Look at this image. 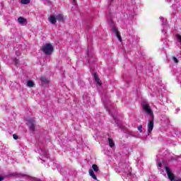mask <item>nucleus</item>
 <instances>
[{"label":"nucleus","mask_w":181,"mask_h":181,"mask_svg":"<svg viewBox=\"0 0 181 181\" xmlns=\"http://www.w3.org/2000/svg\"><path fill=\"white\" fill-rule=\"evenodd\" d=\"M142 108L144 112L149 117L148 118V133L151 134L153 129V112L152 111V109L151 108V106H149V104L148 103H143L142 104Z\"/></svg>","instance_id":"obj_1"},{"label":"nucleus","mask_w":181,"mask_h":181,"mask_svg":"<svg viewBox=\"0 0 181 181\" xmlns=\"http://www.w3.org/2000/svg\"><path fill=\"white\" fill-rule=\"evenodd\" d=\"M102 101L105 107L106 111H107V112H109V114H110V115L113 116V118L115 119V124H117L118 125V122L117 120L116 116L111 113V111H112V108H113L111 101H110V100H108L105 97H102Z\"/></svg>","instance_id":"obj_2"},{"label":"nucleus","mask_w":181,"mask_h":181,"mask_svg":"<svg viewBox=\"0 0 181 181\" xmlns=\"http://www.w3.org/2000/svg\"><path fill=\"white\" fill-rule=\"evenodd\" d=\"M42 52L47 56H49L53 53V46L52 44H45L41 47Z\"/></svg>","instance_id":"obj_3"},{"label":"nucleus","mask_w":181,"mask_h":181,"mask_svg":"<svg viewBox=\"0 0 181 181\" xmlns=\"http://www.w3.org/2000/svg\"><path fill=\"white\" fill-rule=\"evenodd\" d=\"M38 152L40 155V159L42 160V162H46V159H49V153H47L46 149L40 148Z\"/></svg>","instance_id":"obj_4"},{"label":"nucleus","mask_w":181,"mask_h":181,"mask_svg":"<svg viewBox=\"0 0 181 181\" xmlns=\"http://www.w3.org/2000/svg\"><path fill=\"white\" fill-rule=\"evenodd\" d=\"M165 170L167 172V175L168 176V179L171 181H180V177H175L173 173L170 171V169L168 168V167H165Z\"/></svg>","instance_id":"obj_5"},{"label":"nucleus","mask_w":181,"mask_h":181,"mask_svg":"<svg viewBox=\"0 0 181 181\" xmlns=\"http://www.w3.org/2000/svg\"><path fill=\"white\" fill-rule=\"evenodd\" d=\"M36 122H35L34 119H28L26 122V124L28 125V127H29L30 131L31 132H35V129L36 128V127L35 126Z\"/></svg>","instance_id":"obj_6"},{"label":"nucleus","mask_w":181,"mask_h":181,"mask_svg":"<svg viewBox=\"0 0 181 181\" xmlns=\"http://www.w3.org/2000/svg\"><path fill=\"white\" fill-rule=\"evenodd\" d=\"M160 20L162 21V26L163 29L162 30V33L164 35H166V26H167V23H166V18L163 17H160Z\"/></svg>","instance_id":"obj_7"},{"label":"nucleus","mask_w":181,"mask_h":181,"mask_svg":"<svg viewBox=\"0 0 181 181\" xmlns=\"http://www.w3.org/2000/svg\"><path fill=\"white\" fill-rule=\"evenodd\" d=\"M112 31L113 33H115L117 36V37L119 39V42L122 41V38H121V35H119V33H118V29H117V27L113 26L112 28Z\"/></svg>","instance_id":"obj_8"},{"label":"nucleus","mask_w":181,"mask_h":181,"mask_svg":"<svg viewBox=\"0 0 181 181\" xmlns=\"http://www.w3.org/2000/svg\"><path fill=\"white\" fill-rule=\"evenodd\" d=\"M18 23H20L22 26H23V25H26V23H28V21L26 20V18H24L23 17H19L18 18Z\"/></svg>","instance_id":"obj_9"},{"label":"nucleus","mask_w":181,"mask_h":181,"mask_svg":"<svg viewBox=\"0 0 181 181\" xmlns=\"http://www.w3.org/2000/svg\"><path fill=\"white\" fill-rule=\"evenodd\" d=\"M49 21L50 23H52V25H55L56 22H57L56 17H54V16H51L49 18Z\"/></svg>","instance_id":"obj_10"},{"label":"nucleus","mask_w":181,"mask_h":181,"mask_svg":"<svg viewBox=\"0 0 181 181\" xmlns=\"http://www.w3.org/2000/svg\"><path fill=\"white\" fill-rule=\"evenodd\" d=\"M89 175L90 177H92L94 180H97V176H95V174L94 173V170H89Z\"/></svg>","instance_id":"obj_11"},{"label":"nucleus","mask_w":181,"mask_h":181,"mask_svg":"<svg viewBox=\"0 0 181 181\" xmlns=\"http://www.w3.org/2000/svg\"><path fill=\"white\" fill-rule=\"evenodd\" d=\"M107 141L109 142V146H110V148H113L115 144H114V141L112 140V139L109 138Z\"/></svg>","instance_id":"obj_12"},{"label":"nucleus","mask_w":181,"mask_h":181,"mask_svg":"<svg viewBox=\"0 0 181 181\" xmlns=\"http://www.w3.org/2000/svg\"><path fill=\"white\" fill-rule=\"evenodd\" d=\"M55 18H56L57 21H59V22H62V21H63V19H64V18L63 17V15H62V14L57 15Z\"/></svg>","instance_id":"obj_13"},{"label":"nucleus","mask_w":181,"mask_h":181,"mask_svg":"<svg viewBox=\"0 0 181 181\" xmlns=\"http://www.w3.org/2000/svg\"><path fill=\"white\" fill-rule=\"evenodd\" d=\"M94 77L97 84H98V86H101V81H100V78H98V76H97V74H94Z\"/></svg>","instance_id":"obj_14"},{"label":"nucleus","mask_w":181,"mask_h":181,"mask_svg":"<svg viewBox=\"0 0 181 181\" xmlns=\"http://www.w3.org/2000/svg\"><path fill=\"white\" fill-rule=\"evenodd\" d=\"M41 81H42V83H43L44 84H49V79H47L45 77H42L41 78Z\"/></svg>","instance_id":"obj_15"},{"label":"nucleus","mask_w":181,"mask_h":181,"mask_svg":"<svg viewBox=\"0 0 181 181\" xmlns=\"http://www.w3.org/2000/svg\"><path fill=\"white\" fill-rule=\"evenodd\" d=\"M92 169H93V170H94V172H98V170H99L98 166L95 164H93L92 165Z\"/></svg>","instance_id":"obj_16"},{"label":"nucleus","mask_w":181,"mask_h":181,"mask_svg":"<svg viewBox=\"0 0 181 181\" xmlns=\"http://www.w3.org/2000/svg\"><path fill=\"white\" fill-rule=\"evenodd\" d=\"M28 87H33L35 86V83L32 81H28L27 83Z\"/></svg>","instance_id":"obj_17"},{"label":"nucleus","mask_w":181,"mask_h":181,"mask_svg":"<svg viewBox=\"0 0 181 181\" xmlns=\"http://www.w3.org/2000/svg\"><path fill=\"white\" fill-rule=\"evenodd\" d=\"M30 0H21V4L23 5H28V4H30Z\"/></svg>","instance_id":"obj_18"},{"label":"nucleus","mask_w":181,"mask_h":181,"mask_svg":"<svg viewBox=\"0 0 181 181\" xmlns=\"http://www.w3.org/2000/svg\"><path fill=\"white\" fill-rule=\"evenodd\" d=\"M27 179H29V180H32V181H36V178L33 177H30L28 175H26Z\"/></svg>","instance_id":"obj_19"},{"label":"nucleus","mask_w":181,"mask_h":181,"mask_svg":"<svg viewBox=\"0 0 181 181\" xmlns=\"http://www.w3.org/2000/svg\"><path fill=\"white\" fill-rule=\"evenodd\" d=\"M13 139L16 140V139H18L19 136L17 134H13Z\"/></svg>","instance_id":"obj_20"},{"label":"nucleus","mask_w":181,"mask_h":181,"mask_svg":"<svg viewBox=\"0 0 181 181\" xmlns=\"http://www.w3.org/2000/svg\"><path fill=\"white\" fill-rule=\"evenodd\" d=\"M173 62H175V63H178V60H177V58H176L175 57H174L173 58Z\"/></svg>","instance_id":"obj_21"},{"label":"nucleus","mask_w":181,"mask_h":181,"mask_svg":"<svg viewBox=\"0 0 181 181\" xmlns=\"http://www.w3.org/2000/svg\"><path fill=\"white\" fill-rule=\"evenodd\" d=\"M14 63H15L16 66H18V64H19V60L16 59L14 60Z\"/></svg>","instance_id":"obj_22"},{"label":"nucleus","mask_w":181,"mask_h":181,"mask_svg":"<svg viewBox=\"0 0 181 181\" xmlns=\"http://www.w3.org/2000/svg\"><path fill=\"white\" fill-rule=\"evenodd\" d=\"M16 56H18V57L21 56V52H19V51H16Z\"/></svg>","instance_id":"obj_23"},{"label":"nucleus","mask_w":181,"mask_h":181,"mask_svg":"<svg viewBox=\"0 0 181 181\" xmlns=\"http://www.w3.org/2000/svg\"><path fill=\"white\" fill-rule=\"evenodd\" d=\"M138 131H139V132H142V126H139L138 127Z\"/></svg>","instance_id":"obj_24"},{"label":"nucleus","mask_w":181,"mask_h":181,"mask_svg":"<svg viewBox=\"0 0 181 181\" xmlns=\"http://www.w3.org/2000/svg\"><path fill=\"white\" fill-rule=\"evenodd\" d=\"M158 165L159 168H162V163H158Z\"/></svg>","instance_id":"obj_25"},{"label":"nucleus","mask_w":181,"mask_h":181,"mask_svg":"<svg viewBox=\"0 0 181 181\" xmlns=\"http://www.w3.org/2000/svg\"><path fill=\"white\" fill-rule=\"evenodd\" d=\"M4 179H5L4 177H0V181L4 180Z\"/></svg>","instance_id":"obj_26"},{"label":"nucleus","mask_w":181,"mask_h":181,"mask_svg":"<svg viewBox=\"0 0 181 181\" xmlns=\"http://www.w3.org/2000/svg\"><path fill=\"white\" fill-rule=\"evenodd\" d=\"M176 110H177V112H179V111H180V109L177 108Z\"/></svg>","instance_id":"obj_27"},{"label":"nucleus","mask_w":181,"mask_h":181,"mask_svg":"<svg viewBox=\"0 0 181 181\" xmlns=\"http://www.w3.org/2000/svg\"><path fill=\"white\" fill-rule=\"evenodd\" d=\"M73 1V2H76V0H72Z\"/></svg>","instance_id":"obj_28"},{"label":"nucleus","mask_w":181,"mask_h":181,"mask_svg":"<svg viewBox=\"0 0 181 181\" xmlns=\"http://www.w3.org/2000/svg\"><path fill=\"white\" fill-rule=\"evenodd\" d=\"M109 5H111V3H110V2H109Z\"/></svg>","instance_id":"obj_29"},{"label":"nucleus","mask_w":181,"mask_h":181,"mask_svg":"<svg viewBox=\"0 0 181 181\" xmlns=\"http://www.w3.org/2000/svg\"><path fill=\"white\" fill-rule=\"evenodd\" d=\"M110 2H112V0H110Z\"/></svg>","instance_id":"obj_30"}]
</instances>
